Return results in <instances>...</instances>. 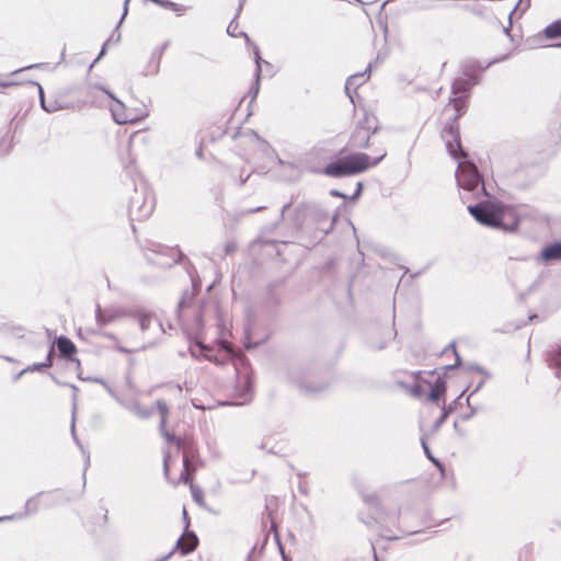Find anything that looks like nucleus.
<instances>
[{
    "label": "nucleus",
    "instance_id": "obj_1",
    "mask_svg": "<svg viewBox=\"0 0 561 561\" xmlns=\"http://www.w3.org/2000/svg\"><path fill=\"white\" fill-rule=\"evenodd\" d=\"M467 210L481 226L504 233L516 232L522 220L515 207L500 202L491 194L484 199L468 205Z\"/></svg>",
    "mask_w": 561,
    "mask_h": 561
},
{
    "label": "nucleus",
    "instance_id": "obj_2",
    "mask_svg": "<svg viewBox=\"0 0 561 561\" xmlns=\"http://www.w3.org/2000/svg\"><path fill=\"white\" fill-rule=\"evenodd\" d=\"M337 217V214L330 216L329 211L320 204L301 202L288 216V221L297 232L304 233L310 229L319 232L321 240L333 230Z\"/></svg>",
    "mask_w": 561,
    "mask_h": 561
},
{
    "label": "nucleus",
    "instance_id": "obj_3",
    "mask_svg": "<svg viewBox=\"0 0 561 561\" xmlns=\"http://www.w3.org/2000/svg\"><path fill=\"white\" fill-rule=\"evenodd\" d=\"M375 151L379 153L376 158H370L364 152H353L337 158L336 160L325 164L322 169V173L334 179H342L363 173L369 168L379 164L387 156L385 148H377Z\"/></svg>",
    "mask_w": 561,
    "mask_h": 561
},
{
    "label": "nucleus",
    "instance_id": "obj_4",
    "mask_svg": "<svg viewBox=\"0 0 561 561\" xmlns=\"http://www.w3.org/2000/svg\"><path fill=\"white\" fill-rule=\"evenodd\" d=\"M455 151L457 154L455 160L458 162L455 176L458 186L472 193L476 197L481 195L489 196L490 193L485 188L483 176L477 165L469 160L468 153L466 151L465 153L458 151L456 147Z\"/></svg>",
    "mask_w": 561,
    "mask_h": 561
},
{
    "label": "nucleus",
    "instance_id": "obj_5",
    "mask_svg": "<svg viewBox=\"0 0 561 561\" xmlns=\"http://www.w3.org/2000/svg\"><path fill=\"white\" fill-rule=\"evenodd\" d=\"M289 379L306 394H317L328 389L330 382L319 375L310 364L297 365L289 369Z\"/></svg>",
    "mask_w": 561,
    "mask_h": 561
},
{
    "label": "nucleus",
    "instance_id": "obj_6",
    "mask_svg": "<svg viewBox=\"0 0 561 561\" xmlns=\"http://www.w3.org/2000/svg\"><path fill=\"white\" fill-rule=\"evenodd\" d=\"M467 101L468 99L465 98L450 96L449 104H453L456 114L446 123L442 129V138L446 145L447 151L453 159H457L455 147L458 151L465 153V149L461 146L458 119L467 111Z\"/></svg>",
    "mask_w": 561,
    "mask_h": 561
},
{
    "label": "nucleus",
    "instance_id": "obj_7",
    "mask_svg": "<svg viewBox=\"0 0 561 561\" xmlns=\"http://www.w3.org/2000/svg\"><path fill=\"white\" fill-rule=\"evenodd\" d=\"M154 208V198L146 182L135 183L134 195L130 196L128 213L133 220L148 218Z\"/></svg>",
    "mask_w": 561,
    "mask_h": 561
},
{
    "label": "nucleus",
    "instance_id": "obj_8",
    "mask_svg": "<svg viewBox=\"0 0 561 561\" xmlns=\"http://www.w3.org/2000/svg\"><path fill=\"white\" fill-rule=\"evenodd\" d=\"M380 129L378 118L368 112L364 113V117L356 123L354 130L348 139V147L352 149H366L373 135Z\"/></svg>",
    "mask_w": 561,
    "mask_h": 561
},
{
    "label": "nucleus",
    "instance_id": "obj_9",
    "mask_svg": "<svg viewBox=\"0 0 561 561\" xmlns=\"http://www.w3.org/2000/svg\"><path fill=\"white\" fill-rule=\"evenodd\" d=\"M178 449L183 453V471L181 472L180 480L184 483L191 482L197 466L202 462L198 447L194 440L185 439Z\"/></svg>",
    "mask_w": 561,
    "mask_h": 561
},
{
    "label": "nucleus",
    "instance_id": "obj_10",
    "mask_svg": "<svg viewBox=\"0 0 561 561\" xmlns=\"http://www.w3.org/2000/svg\"><path fill=\"white\" fill-rule=\"evenodd\" d=\"M151 252H153L157 255V257L146 255L147 262L161 268H171L173 265L183 262H187L188 264H191L186 255L179 249H176L175 257L172 256V254L174 253V249L167 248L161 244L153 245Z\"/></svg>",
    "mask_w": 561,
    "mask_h": 561
},
{
    "label": "nucleus",
    "instance_id": "obj_11",
    "mask_svg": "<svg viewBox=\"0 0 561 561\" xmlns=\"http://www.w3.org/2000/svg\"><path fill=\"white\" fill-rule=\"evenodd\" d=\"M55 499L51 492H38L34 496L26 500L24 512L13 514L12 516H20L16 519H22L27 516L35 515L42 507L49 508L55 504Z\"/></svg>",
    "mask_w": 561,
    "mask_h": 561
},
{
    "label": "nucleus",
    "instance_id": "obj_12",
    "mask_svg": "<svg viewBox=\"0 0 561 561\" xmlns=\"http://www.w3.org/2000/svg\"><path fill=\"white\" fill-rule=\"evenodd\" d=\"M51 344H54V347H57L61 358L76 363L77 368L80 369V359L75 356L77 353V346L69 337L59 335Z\"/></svg>",
    "mask_w": 561,
    "mask_h": 561
},
{
    "label": "nucleus",
    "instance_id": "obj_13",
    "mask_svg": "<svg viewBox=\"0 0 561 561\" xmlns=\"http://www.w3.org/2000/svg\"><path fill=\"white\" fill-rule=\"evenodd\" d=\"M370 70L371 65L369 64L363 72L354 73L346 79L344 91L352 104L355 105L356 91L368 79Z\"/></svg>",
    "mask_w": 561,
    "mask_h": 561
},
{
    "label": "nucleus",
    "instance_id": "obj_14",
    "mask_svg": "<svg viewBox=\"0 0 561 561\" xmlns=\"http://www.w3.org/2000/svg\"><path fill=\"white\" fill-rule=\"evenodd\" d=\"M129 317H134L138 320L140 330L142 332L149 330L151 324L153 322H156L159 334L164 333V329H163L161 321L151 311L144 310V309L130 310Z\"/></svg>",
    "mask_w": 561,
    "mask_h": 561
},
{
    "label": "nucleus",
    "instance_id": "obj_15",
    "mask_svg": "<svg viewBox=\"0 0 561 561\" xmlns=\"http://www.w3.org/2000/svg\"><path fill=\"white\" fill-rule=\"evenodd\" d=\"M130 310L123 308H105L102 309L100 305H96L95 320L100 325H106L122 317L129 316Z\"/></svg>",
    "mask_w": 561,
    "mask_h": 561
},
{
    "label": "nucleus",
    "instance_id": "obj_16",
    "mask_svg": "<svg viewBox=\"0 0 561 561\" xmlns=\"http://www.w3.org/2000/svg\"><path fill=\"white\" fill-rule=\"evenodd\" d=\"M253 56H254V62H255V71H254V82L250 88V92L252 93L251 102H253L256 99L259 91H260V82L262 79V66L264 65L265 67H272L271 62L264 60L261 57L260 47L255 44L253 45Z\"/></svg>",
    "mask_w": 561,
    "mask_h": 561
},
{
    "label": "nucleus",
    "instance_id": "obj_17",
    "mask_svg": "<svg viewBox=\"0 0 561 561\" xmlns=\"http://www.w3.org/2000/svg\"><path fill=\"white\" fill-rule=\"evenodd\" d=\"M102 90L114 101V103L111 105V113H112L114 121L119 125L133 123L134 117L127 113L126 107L123 104V102H121L118 99H116L115 95L111 91H108L104 88H102Z\"/></svg>",
    "mask_w": 561,
    "mask_h": 561
},
{
    "label": "nucleus",
    "instance_id": "obj_18",
    "mask_svg": "<svg viewBox=\"0 0 561 561\" xmlns=\"http://www.w3.org/2000/svg\"><path fill=\"white\" fill-rule=\"evenodd\" d=\"M400 513L394 512L392 514H385L380 512L379 510H375V515L369 516L367 519L360 518V520L368 527H373L376 524L379 525H386V524H392L399 523Z\"/></svg>",
    "mask_w": 561,
    "mask_h": 561
},
{
    "label": "nucleus",
    "instance_id": "obj_19",
    "mask_svg": "<svg viewBox=\"0 0 561 561\" xmlns=\"http://www.w3.org/2000/svg\"><path fill=\"white\" fill-rule=\"evenodd\" d=\"M538 261L550 262L561 261V240L545 245L537 256Z\"/></svg>",
    "mask_w": 561,
    "mask_h": 561
},
{
    "label": "nucleus",
    "instance_id": "obj_20",
    "mask_svg": "<svg viewBox=\"0 0 561 561\" xmlns=\"http://www.w3.org/2000/svg\"><path fill=\"white\" fill-rule=\"evenodd\" d=\"M121 403H122V405L126 410H128L130 413H133L134 415H136L138 419H141V420L149 419L152 415V413H153L152 409H148V408L142 407L136 400L135 401H130V402L122 401Z\"/></svg>",
    "mask_w": 561,
    "mask_h": 561
},
{
    "label": "nucleus",
    "instance_id": "obj_21",
    "mask_svg": "<svg viewBox=\"0 0 561 561\" xmlns=\"http://www.w3.org/2000/svg\"><path fill=\"white\" fill-rule=\"evenodd\" d=\"M446 393V381L443 377H437L433 386L431 387V391L427 396V400L432 402H439L444 399Z\"/></svg>",
    "mask_w": 561,
    "mask_h": 561
},
{
    "label": "nucleus",
    "instance_id": "obj_22",
    "mask_svg": "<svg viewBox=\"0 0 561 561\" xmlns=\"http://www.w3.org/2000/svg\"><path fill=\"white\" fill-rule=\"evenodd\" d=\"M471 88L469 81L462 78H456L451 83V96L469 99Z\"/></svg>",
    "mask_w": 561,
    "mask_h": 561
},
{
    "label": "nucleus",
    "instance_id": "obj_23",
    "mask_svg": "<svg viewBox=\"0 0 561 561\" xmlns=\"http://www.w3.org/2000/svg\"><path fill=\"white\" fill-rule=\"evenodd\" d=\"M70 432H71V436H72L73 442L79 447V449L81 450V453H82V455H83V457L85 459V461H84V470H83V479L85 480V472L88 470V467L90 466V453L84 448V446L82 445V443L80 442V439L77 436V433H76V415L73 416V414H71Z\"/></svg>",
    "mask_w": 561,
    "mask_h": 561
},
{
    "label": "nucleus",
    "instance_id": "obj_24",
    "mask_svg": "<svg viewBox=\"0 0 561 561\" xmlns=\"http://www.w3.org/2000/svg\"><path fill=\"white\" fill-rule=\"evenodd\" d=\"M163 55V51L159 48L154 49L151 54L150 60L148 62V66L142 71L144 76H154L159 72L160 69V60Z\"/></svg>",
    "mask_w": 561,
    "mask_h": 561
},
{
    "label": "nucleus",
    "instance_id": "obj_25",
    "mask_svg": "<svg viewBox=\"0 0 561 561\" xmlns=\"http://www.w3.org/2000/svg\"><path fill=\"white\" fill-rule=\"evenodd\" d=\"M163 55V51L159 48L154 49L151 54L150 60L148 62V66L142 71L144 76H154L159 72L160 69V60Z\"/></svg>",
    "mask_w": 561,
    "mask_h": 561
},
{
    "label": "nucleus",
    "instance_id": "obj_26",
    "mask_svg": "<svg viewBox=\"0 0 561 561\" xmlns=\"http://www.w3.org/2000/svg\"><path fill=\"white\" fill-rule=\"evenodd\" d=\"M163 55V51L159 48L154 49L151 54L150 60L148 62V66L142 71L144 76H154L159 72L160 69V60Z\"/></svg>",
    "mask_w": 561,
    "mask_h": 561
},
{
    "label": "nucleus",
    "instance_id": "obj_27",
    "mask_svg": "<svg viewBox=\"0 0 561 561\" xmlns=\"http://www.w3.org/2000/svg\"><path fill=\"white\" fill-rule=\"evenodd\" d=\"M545 358L550 368L561 369V346L548 351Z\"/></svg>",
    "mask_w": 561,
    "mask_h": 561
},
{
    "label": "nucleus",
    "instance_id": "obj_28",
    "mask_svg": "<svg viewBox=\"0 0 561 561\" xmlns=\"http://www.w3.org/2000/svg\"><path fill=\"white\" fill-rule=\"evenodd\" d=\"M421 445H422V448H423V451H424V454H425L426 458H427V459H428V460H430V461H431V462H432V463H433V465H434V466H435V467L440 471V473L444 476V474H445V466H444V463H443L438 458H436V457L432 454V451H431V449H430V447H428V445H427V443H426V440H425V438H424V437H421Z\"/></svg>",
    "mask_w": 561,
    "mask_h": 561
},
{
    "label": "nucleus",
    "instance_id": "obj_29",
    "mask_svg": "<svg viewBox=\"0 0 561 561\" xmlns=\"http://www.w3.org/2000/svg\"><path fill=\"white\" fill-rule=\"evenodd\" d=\"M543 35L548 39H554L561 37V19L553 21L547 25L543 31Z\"/></svg>",
    "mask_w": 561,
    "mask_h": 561
},
{
    "label": "nucleus",
    "instance_id": "obj_30",
    "mask_svg": "<svg viewBox=\"0 0 561 561\" xmlns=\"http://www.w3.org/2000/svg\"><path fill=\"white\" fill-rule=\"evenodd\" d=\"M156 4L163 9L171 10L178 13V15H181L187 9V7L173 2L171 0H157Z\"/></svg>",
    "mask_w": 561,
    "mask_h": 561
},
{
    "label": "nucleus",
    "instance_id": "obj_31",
    "mask_svg": "<svg viewBox=\"0 0 561 561\" xmlns=\"http://www.w3.org/2000/svg\"><path fill=\"white\" fill-rule=\"evenodd\" d=\"M41 107L47 113H55L57 111L66 108L67 105L59 103L57 100L46 101L45 98H42Z\"/></svg>",
    "mask_w": 561,
    "mask_h": 561
},
{
    "label": "nucleus",
    "instance_id": "obj_32",
    "mask_svg": "<svg viewBox=\"0 0 561 561\" xmlns=\"http://www.w3.org/2000/svg\"><path fill=\"white\" fill-rule=\"evenodd\" d=\"M128 2L129 0H125L124 1V10H123V14L121 16V20L117 24V26L114 28V31L112 32L110 38L107 39L108 43L111 41H114L115 43H118L121 41V32H119V25L122 24L123 20L125 19V16L127 15V12H128Z\"/></svg>",
    "mask_w": 561,
    "mask_h": 561
},
{
    "label": "nucleus",
    "instance_id": "obj_33",
    "mask_svg": "<svg viewBox=\"0 0 561 561\" xmlns=\"http://www.w3.org/2000/svg\"><path fill=\"white\" fill-rule=\"evenodd\" d=\"M526 325L525 321L522 322H506L501 328L494 329L499 333H513Z\"/></svg>",
    "mask_w": 561,
    "mask_h": 561
},
{
    "label": "nucleus",
    "instance_id": "obj_34",
    "mask_svg": "<svg viewBox=\"0 0 561 561\" xmlns=\"http://www.w3.org/2000/svg\"><path fill=\"white\" fill-rule=\"evenodd\" d=\"M293 205V198L290 199V202L286 203L282 208H280V214H279V218L271 224L268 227L265 228L266 231L268 232H272L274 231L275 229L278 228L279 224L285 220V214L290 209Z\"/></svg>",
    "mask_w": 561,
    "mask_h": 561
},
{
    "label": "nucleus",
    "instance_id": "obj_35",
    "mask_svg": "<svg viewBox=\"0 0 561 561\" xmlns=\"http://www.w3.org/2000/svg\"><path fill=\"white\" fill-rule=\"evenodd\" d=\"M191 483V492H192V497L194 500V502L204 507L205 506V503H204V492L202 491V489L197 485H194L192 483V481L190 482Z\"/></svg>",
    "mask_w": 561,
    "mask_h": 561
},
{
    "label": "nucleus",
    "instance_id": "obj_36",
    "mask_svg": "<svg viewBox=\"0 0 561 561\" xmlns=\"http://www.w3.org/2000/svg\"><path fill=\"white\" fill-rule=\"evenodd\" d=\"M453 412L451 405L443 407L442 414L434 423V428L438 430L447 420L448 415Z\"/></svg>",
    "mask_w": 561,
    "mask_h": 561
},
{
    "label": "nucleus",
    "instance_id": "obj_37",
    "mask_svg": "<svg viewBox=\"0 0 561 561\" xmlns=\"http://www.w3.org/2000/svg\"><path fill=\"white\" fill-rule=\"evenodd\" d=\"M462 75L467 77V81L470 83V88L479 83V73L470 72V67H462Z\"/></svg>",
    "mask_w": 561,
    "mask_h": 561
},
{
    "label": "nucleus",
    "instance_id": "obj_38",
    "mask_svg": "<svg viewBox=\"0 0 561 561\" xmlns=\"http://www.w3.org/2000/svg\"><path fill=\"white\" fill-rule=\"evenodd\" d=\"M161 434L165 440H168L169 443L175 444L178 448L181 447V445L185 440V439H181L180 437H178L176 435H174L168 431H163Z\"/></svg>",
    "mask_w": 561,
    "mask_h": 561
},
{
    "label": "nucleus",
    "instance_id": "obj_39",
    "mask_svg": "<svg viewBox=\"0 0 561 561\" xmlns=\"http://www.w3.org/2000/svg\"><path fill=\"white\" fill-rule=\"evenodd\" d=\"M194 296H195L194 293L184 291L179 301L178 308L182 309V308L187 307L191 304V301L193 300Z\"/></svg>",
    "mask_w": 561,
    "mask_h": 561
},
{
    "label": "nucleus",
    "instance_id": "obj_40",
    "mask_svg": "<svg viewBox=\"0 0 561 561\" xmlns=\"http://www.w3.org/2000/svg\"><path fill=\"white\" fill-rule=\"evenodd\" d=\"M45 369H47V364L34 363V364L28 365L27 367L23 368L22 373L44 371Z\"/></svg>",
    "mask_w": 561,
    "mask_h": 561
},
{
    "label": "nucleus",
    "instance_id": "obj_41",
    "mask_svg": "<svg viewBox=\"0 0 561 561\" xmlns=\"http://www.w3.org/2000/svg\"><path fill=\"white\" fill-rule=\"evenodd\" d=\"M529 7H530V0H518L514 10L511 12V15L516 13L517 11H519V14L522 15Z\"/></svg>",
    "mask_w": 561,
    "mask_h": 561
},
{
    "label": "nucleus",
    "instance_id": "obj_42",
    "mask_svg": "<svg viewBox=\"0 0 561 561\" xmlns=\"http://www.w3.org/2000/svg\"><path fill=\"white\" fill-rule=\"evenodd\" d=\"M271 529L274 531V537H275V540L277 542V546L279 548V551H280V554H282V559L283 561H289V559L287 558V556L285 554V551H284V547L279 540V536H278V533L275 530V524L274 522H272V525H271Z\"/></svg>",
    "mask_w": 561,
    "mask_h": 561
},
{
    "label": "nucleus",
    "instance_id": "obj_43",
    "mask_svg": "<svg viewBox=\"0 0 561 561\" xmlns=\"http://www.w3.org/2000/svg\"><path fill=\"white\" fill-rule=\"evenodd\" d=\"M462 67H470V72L474 71V73H479V72L483 71L488 66H482L478 61H468V62L463 64Z\"/></svg>",
    "mask_w": 561,
    "mask_h": 561
},
{
    "label": "nucleus",
    "instance_id": "obj_44",
    "mask_svg": "<svg viewBox=\"0 0 561 561\" xmlns=\"http://www.w3.org/2000/svg\"><path fill=\"white\" fill-rule=\"evenodd\" d=\"M466 369L478 371L479 374L483 375V377H485V378L491 377L490 373L478 364H468V365H466Z\"/></svg>",
    "mask_w": 561,
    "mask_h": 561
},
{
    "label": "nucleus",
    "instance_id": "obj_45",
    "mask_svg": "<svg viewBox=\"0 0 561 561\" xmlns=\"http://www.w3.org/2000/svg\"><path fill=\"white\" fill-rule=\"evenodd\" d=\"M156 407H157L161 417L169 415V407L164 400L158 399L156 401Z\"/></svg>",
    "mask_w": 561,
    "mask_h": 561
},
{
    "label": "nucleus",
    "instance_id": "obj_46",
    "mask_svg": "<svg viewBox=\"0 0 561 561\" xmlns=\"http://www.w3.org/2000/svg\"><path fill=\"white\" fill-rule=\"evenodd\" d=\"M409 392L414 398H421L424 392V388L421 383L415 382L412 385Z\"/></svg>",
    "mask_w": 561,
    "mask_h": 561
},
{
    "label": "nucleus",
    "instance_id": "obj_47",
    "mask_svg": "<svg viewBox=\"0 0 561 561\" xmlns=\"http://www.w3.org/2000/svg\"><path fill=\"white\" fill-rule=\"evenodd\" d=\"M69 388L72 390V413L73 416L76 415L77 413V400H78V397H77V393L79 391L78 387L73 383H70L69 385Z\"/></svg>",
    "mask_w": 561,
    "mask_h": 561
},
{
    "label": "nucleus",
    "instance_id": "obj_48",
    "mask_svg": "<svg viewBox=\"0 0 561 561\" xmlns=\"http://www.w3.org/2000/svg\"><path fill=\"white\" fill-rule=\"evenodd\" d=\"M364 502L367 503L368 505L373 506L376 511L379 510L378 508V499L375 494H370V495H365L363 497Z\"/></svg>",
    "mask_w": 561,
    "mask_h": 561
},
{
    "label": "nucleus",
    "instance_id": "obj_49",
    "mask_svg": "<svg viewBox=\"0 0 561 561\" xmlns=\"http://www.w3.org/2000/svg\"><path fill=\"white\" fill-rule=\"evenodd\" d=\"M363 190H364L363 182H357L356 188H355L353 195H351L350 201H357L362 196Z\"/></svg>",
    "mask_w": 561,
    "mask_h": 561
},
{
    "label": "nucleus",
    "instance_id": "obj_50",
    "mask_svg": "<svg viewBox=\"0 0 561 561\" xmlns=\"http://www.w3.org/2000/svg\"><path fill=\"white\" fill-rule=\"evenodd\" d=\"M486 379H488V378H485V377H484L483 379H481V380L477 383V386L474 387V389L471 391V393L467 397V400H466V401H467V405H468V407H470V398H471L474 393H477L478 391H480V390H481V388L484 386V383H485V380H486Z\"/></svg>",
    "mask_w": 561,
    "mask_h": 561
},
{
    "label": "nucleus",
    "instance_id": "obj_51",
    "mask_svg": "<svg viewBox=\"0 0 561 561\" xmlns=\"http://www.w3.org/2000/svg\"><path fill=\"white\" fill-rule=\"evenodd\" d=\"M107 45H108V41H106L102 47H101V50L99 53V55L96 56V58L93 60V62L90 65V68H92L96 62H99L101 60V58L106 54V49H107Z\"/></svg>",
    "mask_w": 561,
    "mask_h": 561
},
{
    "label": "nucleus",
    "instance_id": "obj_52",
    "mask_svg": "<svg viewBox=\"0 0 561 561\" xmlns=\"http://www.w3.org/2000/svg\"><path fill=\"white\" fill-rule=\"evenodd\" d=\"M330 195L333 196V197H339V198H342L344 201H350V195L336 190V188H332L330 191Z\"/></svg>",
    "mask_w": 561,
    "mask_h": 561
},
{
    "label": "nucleus",
    "instance_id": "obj_53",
    "mask_svg": "<svg viewBox=\"0 0 561 561\" xmlns=\"http://www.w3.org/2000/svg\"><path fill=\"white\" fill-rule=\"evenodd\" d=\"M251 391H252V383L249 379H247L245 383H244L243 392H242V397H243L244 401H247L248 397H250Z\"/></svg>",
    "mask_w": 561,
    "mask_h": 561
},
{
    "label": "nucleus",
    "instance_id": "obj_54",
    "mask_svg": "<svg viewBox=\"0 0 561 561\" xmlns=\"http://www.w3.org/2000/svg\"><path fill=\"white\" fill-rule=\"evenodd\" d=\"M169 459H170V455H169V453H165L164 457H163V474L165 478H169V473H170Z\"/></svg>",
    "mask_w": 561,
    "mask_h": 561
},
{
    "label": "nucleus",
    "instance_id": "obj_55",
    "mask_svg": "<svg viewBox=\"0 0 561 561\" xmlns=\"http://www.w3.org/2000/svg\"><path fill=\"white\" fill-rule=\"evenodd\" d=\"M53 357H54V344L50 345L49 351L46 356V359H45V362H42V363L47 364V368H49L53 365Z\"/></svg>",
    "mask_w": 561,
    "mask_h": 561
},
{
    "label": "nucleus",
    "instance_id": "obj_56",
    "mask_svg": "<svg viewBox=\"0 0 561 561\" xmlns=\"http://www.w3.org/2000/svg\"><path fill=\"white\" fill-rule=\"evenodd\" d=\"M368 345L370 348L375 350V351H381L386 347V342L382 341V342H378V343H375L373 341H368Z\"/></svg>",
    "mask_w": 561,
    "mask_h": 561
},
{
    "label": "nucleus",
    "instance_id": "obj_57",
    "mask_svg": "<svg viewBox=\"0 0 561 561\" xmlns=\"http://www.w3.org/2000/svg\"><path fill=\"white\" fill-rule=\"evenodd\" d=\"M236 249H237V245L234 244V242H231V241L227 242L224 248L225 255L231 254L232 252L236 251Z\"/></svg>",
    "mask_w": 561,
    "mask_h": 561
},
{
    "label": "nucleus",
    "instance_id": "obj_58",
    "mask_svg": "<svg viewBox=\"0 0 561 561\" xmlns=\"http://www.w3.org/2000/svg\"><path fill=\"white\" fill-rule=\"evenodd\" d=\"M191 279H192V293H194V295H196L201 288V280L193 276H191Z\"/></svg>",
    "mask_w": 561,
    "mask_h": 561
},
{
    "label": "nucleus",
    "instance_id": "obj_59",
    "mask_svg": "<svg viewBox=\"0 0 561 561\" xmlns=\"http://www.w3.org/2000/svg\"><path fill=\"white\" fill-rule=\"evenodd\" d=\"M238 27V24H234V19L229 23L228 27H227V33L230 35V36H237L236 34V30Z\"/></svg>",
    "mask_w": 561,
    "mask_h": 561
},
{
    "label": "nucleus",
    "instance_id": "obj_60",
    "mask_svg": "<svg viewBox=\"0 0 561 561\" xmlns=\"http://www.w3.org/2000/svg\"><path fill=\"white\" fill-rule=\"evenodd\" d=\"M83 381H92L102 386H107V381L100 377H87V379H83Z\"/></svg>",
    "mask_w": 561,
    "mask_h": 561
},
{
    "label": "nucleus",
    "instance_id": "obj_61",
    "mask_svg": "<svg viewBox=\"0 0 561 561\" xmlns=\"http://www.w3.org/2000/svg\"><path fill=\"white\" fill-rule=\"evenodd\" d=\"M465 9L470 11V12H472V13H474V14H478V15L482 13V10H481V8L478 4H472V5L468 4V5L465 7Z\"/></svg>",
    "mask_w": 561,
    "mask_h": 561
},
{
    "label": "nucleus",
    "instance_id": "obj_62",
    "mask_svg": "<svg viewBox=\"0 0 561 561\" xmlns=\"http://www.w3.org/2000/svg\"><path fill=\"white\" fill-rule=\"evenodd\" d=\"M31 83L37 87V89H38V96H39V105H42V98H45L44 89H43V87L38 82L31 81Z\"/></svg>",
    "mask_w": 561,
    "mask_h": 561
},
{
    "label": "nucleus",
    "instance_id": "obj_63",
    "mask_svg": "<svg viewBox=\"0 0 561 561\" xmlns=\"http://www.w3.org/2000/svg\"><path fill=\"white\" fill-rule=\"evenodd\" d=\"M49 376H50L51 380H53L56 385H58V386H60V387H69V385H70L69 382H64V381L59 380V379H58L55 375H53V374H50Z\"/></svg>",
    "mask_w": 561,
    "mask_h": 561
},
{
    "label": "nucleus",
    "instance_id": "obj_64",
    "mask_svg": "<svg viewBox=\"0 0 561 561\" xmlns=\"http://www.w3.org/2000/svg\"><path fill=\"white\" fill-rule=\"evenodd\" d=\"M255 547H252L251 550L248 552L245 561H255Z\"/></svg>",
    "mask_w": 561,
    "mask_h": 561
}]
</instances>
